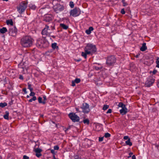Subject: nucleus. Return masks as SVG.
<instances>
[{
    "label": "nucleus",
    "instance_id": "obj_1",
    "mask_svg": "<svg viewBox=\"0 0 159 159\" xmlns=\"http://www.w3.org/2000/svg\"><path fill=\"white\" fill-rule=\"evenodd\" d=\"M84 52H81V56L85 59L87 58V55L92 54L96 51V48L95 45L91 43L88 44L84 49Z\"/></svg>",
    "mask_w": 159,
    "mask_h": 159
},
{
    "label": "nucleus",
    "instance_id": "obj_2",
    "mask_svg": "<svg viewBox=\"0 0 159 159\" xmlns=\"http://www.w3.org/2000/svg\"><path fill=\"white\" fill-rule=\"evenodd\" d=\"M33 41L31 37L25 36H23L20 39V44L23 47L29 48L32 45Z\"/></svg>",
    "mask_w": 159,
    "mask_h": 159
},
{
    "label": "nucleus",
    "instance_id": "obj_3",
    "mask_svg": "<svg viewBox=\"0 0 159 159\" xmlns=\"http://www.w3.org/2000/svg\"><path fill=\"white\" fill-rule=\"evenodd\" d=\"M36 46L39 48H46L48 47L49 43L45 38H39L37 39Z\"/></svg>",
    "mask_w": 159,
    "mask_h": 159
},
{
    "label": "nucleus",
    "instance_id": "obj_4",
    "mask_svg": "<svg viewBox=\"0 0 159 159\" xmlns=\"http://www.w3.org/2000/svg\"><path fill=\"white\" fill-rule=\"evenodd\" d=\"M155 81V77L153 76L148 77L145 83V86L147 87H149L152 85Z\"/></svg>",
    "mask_w": 159,
    "mask_h": 159
},
{
    "label": "nucleus",
    "instance_id": "obj_5",
    "mask_svg": "<svg viewBox=\"0 0 159 159\" xmlns=\"http://www.w3.org/2000/svg\"><path fill=\"white\" fill-rule=\"evenodd\" d=\"M68 116L74 122H79L80 121V117L76 114V113L70 112L68 114Z\"/></svg>",
    "mask_w": 159,
    "mask_h": 159
},
{
    "label": "nucleus",
    "instance_id": "obj_6",
    "mask_svg": "<svg viewBox=\"0 0 159 159\" xmlns=\"http://www.w3.org/2000/svg\"><path fill=\"white\" fill-rule=\"evenodd\" d=\"M116 61V59L114 56H111L107 57L106 64L109 66H113Z\"/></svg>",
    "mask_w": 159,
    "mask_h": 159
},
{
    "label": "nucleus",
    "instance_id": "obj_7",
    "mask_svg": "<svg viewBox=\"0 0 159 159\" xmlns=\"http://www.w3.org/2000/svg\"><path fill=\"white\" fill-rule=\"evenodd\" d=\"M27 2H22L20 5L19 7L17 8L19 12L21 14L25 10L27 7Z\"/></svg>",
    "mask_w": 159,
    "mask_h": 159
},
{
    "label": "nucleus",
    "instance_id": "obj_8",
    "mask_svg": "<svg viewBox=\"0 0 159 159\" xmlns=\"http://www.w3.org/2000/svg\"><path fill=\"white\" fill-rule=\"evenodd\" d=\"M70 16L73 17H76L80 14V10L78 8L75 7L70 12Z\"/></svg>",
    "mask_w": 159,
    "mask_h": 159
},
{
    "label": "nucleus",
    "instance_id": "obj_9",
    "mask_svg": "<svg viewBox=\"0 0 159 159\" xmlns=\"http://www.w3.org/2000/svg\"><path fill=\"white\" fill-rule=\"evenodd\" d=\"M53 9L55 11L58 13L64 10V7L59 4H57L53 7Z\"/></svg>",
    "mask_w": 159,
    "mask_h": 159
},
{
    "label": "nucleus",
    "instance_id": "obj_10",
    "mask_svg": "<svg viewBox=\"0 0 159 159\" xmlns=\"http://www.w3.org/2000/svg\"><path fill=\"white\" fill-rule=\"evenodd\" d=\"M17 33V30L15 27H13L9 30V34L10 35L15 37Z\"/></svg>",
    "mask_w": 159,
    "mask_h": 159
},
{
    "label": "nucleus",
    "instance_id": "obj_11",
    "mask_svg": "<svg viewBox=\"0 0 159 159\" xmlns=\"http://www.w3.org/2000/svg\"><path fill=\"white\" fill-rule=\"evenodd\" d=\"M49 26L47 25H45V28L42 30V34L43 35H45L46 36L50 35V33H48V30L49 29Z\"/></svg>",
    "mask_w": 159,
    "mask_h": 159
},
{
    "label": "nucleus",
    "instance_id": "obj_12",
    "mask_svg": "<svg viewBox=\"0 0 159 159\" xmlns=\"http://www.w3.org/2000/svg\"><path fill=\"white\" fill-rule=\"evenodd\" d=\"M34 152L36 153L35 155L38 157H39L42 156L41 152L42 151V150L39 148H36L34 149Z\"/></svg>",
    "mask_w": 159,
    "mask_h": 159
},
{
    "label": "nucleus",
    "instance_id": "obj_13",
    "mask_svg": "<svg viewBox=\"0 0 159 159\" xmlns=\"http://www.w3.org/2000/svg\"><path fill=\"white\" fill-rule=\"evenodd\" d=\"M80 81V80L79 78H76L75 80H72V81L71 83V86H75V83L76 84H78L79 83Z\"/></svg>",
    "mask_w": 159,
    "mask_h": 159
},
{
    "label": "nucleus",
    "instance_id": "obj_14",
    "mask_svg": "<svg viewBox=\"0 0 159 159\" xmlns=\"http://www.w3.org/2000/svg\"><path fill=\"white\" fill-rule=\"evenodd\" d=\"M147 48L146 46V43H143L142 47L140 48V50L142 51H144L147 49Z\"/></svg>",
    "mask_w": 159,
    "mask_h": 159
},
{
    "label": "nucleus",
    "instance_id": "obj_15",
    "mask_svg": "<svg viewBox=\"0 0 159 159\" xmlns=\"http://www.w3.org/2000/svg\"><path fill=\"white\" fill-rule=\"evenodd\" d=\"M89 106L88 104L86 103H84L83 104L81 108L83 109H86L89 108Z\"/></svg>",
    "mask_w": 159,
    "mask_h": 159
},
{
    "label": "nucleus",
    "instance_id": "obj_16",
    "mask_svg": "<svg viewBox=\"0 0 159 159\" xmlns=\"http://www.w3.org/2000/svg\"><path fill=\"white\" fill-rule=\"evenodd\" d=\"M93 30V28L92 27H90L88 29L86 30L85 33L87 34H91V31Z\"/></svg>",
    "mask_w": 159,
    "mask_h": 159
},
{
    "label": "nucleus",
    "instance_id": "obj_17",
    "mask_svg": "<svg viewBox=\"0 0 159 159\" xmlns=\"http://www.w3.org/2000/svg\"><path fill=\"white\" fill-rule=\"evenodd\" d=\"M118 106L119 107H121V109H127L125 107V106L122 102H120L119 103Z\"/></svg>",
    "mask_w": 159,
    "mask_h": 159
},
{
    "label": "nucleus",
    "instance_id": "obj_18",
    "mask_svg": "<svg viewBox=\"0 0 159 159\" xmlns=\"http://www.w3.org/2000/svg\"><path fill=\"white\" fill-rule=\"evenodd\" d=\"M52 20V18L49 16H45L44 20L46 22H49Z\"/></svg>",
    "mask_w": 159,
    "mask_h": 159
},
{
    "label": "nucleus",
    "instance_id": "obj_19",
    "mask_svg": "<svg viewBox=\"0 0 159 159\" xmlns=\"http://www.w3.org/2000/svg\"><path fill=\"white\" fill-rule=\"evenodd\" d=\"M60 26L63 29L66 30L68 28V26L67 25H66L64 24L61 23L60 24Z\"/></svg>",
    "mask_w": 159,
    "mask_h": 159
},
{
    "label": "nucleus",
    "instance_id": "obj_20",
    "mask_svg": "<svg viewBox=\"0 0 159 159\" xmlns=\"http://www.w3.org/2000/svg\"><path fill=\"white\" fill-rule=\"evenodd\" d=\"M9 115V112L8 111H6L5 112V114L3 116V117L5 119L8 120L9 119L8 116Z\"/></svg>",
    "mask_w": 159,
    "mask_h": 159
},
{
    "label": "nucleus",
    "instance_id": "obj_21",
    "mask_svg": "<svg viewBox=\"0 0 159 159\" xmlns=\"http://www.w3.org/2000/svg\"><path fill=\"white\" fill-rule=\"evenodd\" d=\"M7 31V30L6 27H3L0 29V32L2 34H4Z\"/></svg>",
    "mask_w": 159,
    "mask_h": 159
},
{
    "label": "nucleus",
    "instance_id": "obj_22",
    "mask_svg": "<svg viewBox=\"0 0 159 159\" xmlns=\"http://www.w3.org/2000/svg\"><path fill=\"white\" fill-rule=\"evenodd\" d=\"M52 47L53 49H55V48L58 49V47L57 46V43H52Z\"/></svg>",
    "mask_w": 159,
    "mask_h": 159
},
{
    "label": "nucleus",
    "instance_id": "obj_23",
    "mask_svg": "<svg viewBox=\"0 0 159 159\" xmlns=\"http://www.w3.org/2000/svg\"><path fill=\"white\" fill-rule=\"evenodd\" d=\"M125 143L127 145H128L129 146H131L132 145V143L130 142V139L125 141Z\"/></svg>",
    "mask_w": 159,
    "mask_h": 159
},
{
    "label": "nucleus",
    "instance_id": "obj_24",
    "mask_svg": "<svg viewBox=\"0 0 159 159\" xmlns=\"http://www.w3.org/2000/svg\"><path fill=\"white\" fill-rule=\"evenodd\" d=\"M29 7L31 9L33 10H35L36 7L35 6L34 4L32 3L29 4Z\"/></svg>",
    "mask_w": 159,
    "mask_h": 159
},
{
    "label": "nucleus",
    "instance_id": "obj_25",
    "mask_svg": "<svg viewBox=\"0 0 159 159\" xmlns=\"http://www.w3.org/2000/svg\"><path fill=\"white\" fill-rule=\"evenodd\" d=\"M128 110H120V113L122 115L126 114L128 112Z\"/></svg>",
    "mask_w": 159,
    "mask_h": 159
},
{
    "label": "nucleus",
    "instance_id": "obj_26",
    "mask_svg": "<svg viewBox=\"0 0 159 159\" xmlns=\"http://www.w3.org/2000/svg\"><path fill=\"white\" fill-rule=\"evenodd\" d=\"M38 102H39L40 103H42L43 104H45L44 101H42V98L41 97H39L38 98Z\"/></svg>",
    "mask_w": 159,
    "mask_h": 159
},
{
    "label": "nucleus",
    "instance_id": "obj_27",
    "mask_svg": "<svg viewBox=\"0 0 159 159\" xmlns=\"http://www.w3.org/2000/svg\"><path fill=\"white\" fill-rule=\"evenodd\" d=\"M7 104L5 102H1L0 103V107L3 108L5 106H7Z\"/></svg>",
    "mask_w": 159,
    "mask_h": 159
},
{
    "label": "nucleus",
    "instance_id": "obj_28",
    "mask_svg": "<svg viewBox=\"0 0 159 159\" xmlns=\"http://www.w3.org/2000/svg\"><path fill=\"white\" fill-rule=\"evenodd\" d=\"M7 25L10 24L12 25H13V22L12 20H7Z\"/></svg>",
    "mask_w": 159,
    "mask_h": 159
},
{
    "label": "nucleus",
    "instance_id": "obj_29",
    "mask_svg": "<svg viewBox=\"0 0 159 159\" xmlns=\"http://www.w3.org/2000/svg\"><path fill=\"white\" fill-rule=\"evenodd\" d=\"M83 122L84 124H87L88 125L89 124V120L88 119L84 120Z\"/></svg>",
    "mask_w": 159,
    "mask_h": 159
},
{
    "label": "nucleus",
    "instance_id": "obj_30",
    "mask_svg": "<svg viewBox=\"0 0 159 159\" xmlns=\"http://www.w3.org/2000/svg\"><path fill=\"white\" fill-rule=\"evenodd\" d=\"M28 89H30V91H32L33 89L31 87V85L29 83L28 84Z\"/></svg>",
    "mask_w": 159,
    "mask_h": 159
},
{
    "label": "nucleus",
    "instance_id": "obj_31",
    "mask_svg": "<svg viewBox=\"0 0 159 159\" xmlns=\"http://www.w3.org/2000/svg\"><path fill=\"white\" fill-rule=\"evenodd\" d=\"M110 136L111 134L109 133H105L104 137L106 138H108L110 137Z\"/></svg>",
    "mask_w": 159,
    "mask_h": 159
},
{
    "label": "nucleus",
    "instance_id": "obj_32",
    "mask_svg": "<svg viewBox=\"0 0 159 159\" xmlns=\"http://www.w3.org/2000/svg\"><path fill=\"white\" fill-rule=\"evenodd\" d=\"M36 99V98L35 96L33 97V98L29 100V102H32L33 101H34Z\"/></svg>",
    "mask_w": 159,
    "mask_h": 159
},
{
    "label": "nucleus",
    "instance_id": "obj_33",
    "mask_svg": "<svg viewBox=\"0 0 159 159\" xmlns=\"http://www.w3.org/2000/svg\"><path fill=\"white\" fill-rule=\"evenodd\" d=\"M69 5L71 8H73L74 7V3L72 1H70V2Z\"/></svg>",
    "mask_w": 159,
    "mask_h": 159
},
{
    "label": "nucleus",
    "instance_id": "obj_34",
    "mask_svg": "<svg viewBox=\"0 0 159 159\" xmlns=\"http://www.w3.org/2000/svg\"><path fill=\"white\" fill-rule=\"evenodd\" d=\"M109 107V106L106 104L104 105L102 109H107Z\"/></svg>",
    "mask_w": 159,
    "mask_h": 159
},
{
    "label": "nucleus",
    "instance_id": "obj_35",
    "mask_svg": "<svg viewBox=\"0 0 159 159\" xmlns=\"http://www.w3.org/2000/svg\"><path fill=\"white\" fill-rule=\"evenodd\" d=\"M30 92H31V93L30 94V96H33V97L34 96V95H35V93L34 92H33L32 91H30Z\"/></svg>",
    "mask_w": 159,
    "mask_h": 159
},
{
    "label": "nucleus",
    "instance_id": "obj_36",
    "mask_svg": "<svg viewBox=\"0 0 159 159\" xmlns=\"http://www.w3.org/2000/svg\"><path fill=\"white\" fill-rule=\"evenodd\" d=\"M59 147L57 145L55 146L54 147V149L55 150H58L59 149Z\"/></svg>",
    "mask_w": 159,
    "mask_h": 159
},
{
    "label": "nucleus",
    "instance_id": "obj_37",
    "mask_svg": "<svg viewBox=\"0 0 159 159\" xmlns=\"http://www.w3.org/2000/svg\"><path fill=\"white\" fill-rule=\"evenodd\" d=\"M121 13L122 14H124L125 13V11L124 9H122L121 10Z\"/></svg>",
    "mask_w": 159,
    "mask_h": 159
},
{
    "label": "nucleus",
    "instance_id": "obj_38",
    "mask_svg": "<svg viewBox=\"0 0 159 159\" xmlns=\"http://www.w3.org/2000/svg\"><path fill=\"white\" fill-rule=\"evenodd\" d=\"M89 112V110H83V112L84 113H88Z\"/></svg>",
    "mask_w": 159,
    "mask_h": 159
},
{
    "label": "nucleus",
    "instance_id": "obj_39",
    "mask_svg": "<svg viewBox=\"0 0 159 159\" xmlns=\"http://www.w3.org/2000/svg\"><path fill=\"white\" fill-rule=\"evenodd\" d=\"M104 137H99V141L102 142L103 141V139Z\"/></svg>",
    "mask_w": 159,
    "mask_h": 159
},
{
    "label": "nucleus",
    "instance_id": "obj_40",
    "mask_svg": "<svg viewBox=\"0 0 159 159\" xmlns=\"http://www.w3.org/2000/svg\"><path fill=\"white\" fill-rule=\"evenodd\" d=\"M23 159H29V157L26 155H24Z\"/></svg>",
    "mask_w": 159,
    "mask_h": 159
},
{
    "label": "nucleus",
    "instance_id": "obj_41",
    "mask_svg": "<svg viewBox=\"0 0 159 159\" xmlns=\"http://www.w3.org/2000/svg\"><path fill=\"white\" fill-rule=\"evenodd\" d=\"M130 139L129 138L128 136H125L123 138V139L125 140L128 139Z\"/></svg>",
    "mask_w": 159,
    "mask_h": 159
},
{
    "label": "nucleus",
    "instance_id": "obj_42",
    "mask_svg": "<svg viewBox=\"0 0 159 159\" xmlns=\"http://www.w3.org/2000/svg\"><path fill=\"white\" fill-rule=\"evenodd\" d=\"M43 101H44L45 103H46V100H47L46 97L45 96H43Z\"/></svg>",
    "mask_w": 159,
    "mask_h": 159
},
{
    "label": "nucleus",
    "instance_id": "obj_43",
    "mask_svg": "<svg viewBox=\"0 0 159 159\" xmlns=\"http://www.w3.org/2000/svg\"><path fill=\"white\" fill-rule=\"evenodd\" d=\"M23 91L25 93H27V92L26 91V88H24L22 89Z\"/></svg>",
    "mask_w": 159,
    "mask_h": 159
},
{
    "label": "nucleus",
    "instance_id": "obj_44",
    "mask_svg": "<svg viewBox=\"0 0 159 159\" xmlns=\"http://www.w3.org/2000/svg\"><path fill=\"white\" fill-rule=\"evenodd\" d=\"M157 72V70H156L154 69L153 71L152 72V73L153 74H156Z\"/></svg>",
    "mask_w": 159,
    "mask_h": 159
},
{
    "label": "nucleus",
    "instance_id": "obj_45",
    "mask_svg": "<svg viewBox=\"0 0 159 159\" xmlns=\"http://www.w3.org/2000/svg\"><path fill=\"white\" fill-rule=\"evenodd\" d=\"M122 2L123 4V6H125L127 5L126 3L125 2V0H122Z\"/></svg>",
    "mask_w": 159,
    "mask_h": 159
},
{
    "label": "nucleus",
    "instance_id": "obj_46",
    "mask_svg": "<svg viewBox=\"0 0 159 159\" xmlns=\"http://www.w3.org/2000/svg\"><path fill=\"white\" fill-rule=\"evenodd\" d=\"M19 78L20 80H23V76L21 75H20L19 77Z\"/></svg>",
    "mask_w": 159,
    "mask_h": 159
},
{
    "label": "nucleus",
    "instance_id": "obj_47",
    "mask_svg": "<svg viewBox=\"0 0 159 159\" xmlns=\"http://www.w3.org/2000/svg\"><path fill=\"white\" fill-rule=\"evenodd\" d=\"M22 63H20V64L19 65H18V66H19V67L20 68H22V69H24V67H22L21 66H22Z\"/></svg>",
    "mask_w": 159,
    "mask_h": 159
},
{
    "label": "nucleus",
    "instance_id": "obj_48",
    "mask_svg": "<svg viewBox=\"0 0 159 159\" xmlns=\"http://www.w3.org/2000/svg\"><path fill=\"white\" fill-rule=\"evenodd\" d=\"M51 30H55V27L54 25L53 26H51Z\"/></svg>",
    "mask_w": 159,
    "mask_h": 159
},
{
    "label": "nucleus",
    "instance_id": "obj_49",
    "mask_svg": "<svg viewBox=\"0 0 159 159\" xmlns=\"http://www.w3.org/2000/svg\"><path fill=\"white\" fill-rule=\"evenodd\" d=\"M112 112V110H108V111L107 112V113H110Z\"/></svg>",
    "mask_w": 159,
    "mask_h": 159
},
{
    "label": "nucleus",
    "instance_id": "obj_50",
    "mask_svg": "<svg viewBox=\"0 0 159 159\" xmlns=\"http://www.w3.org/2000/svg\"><path fill=\"white\" fill-rule=\"evenodd\" d=\"M157 87L159 88V80H157Z\"/></svg>",
    "mask_w": 159,
    "mask_h": 159
},
{
    "label": "nucleus",
    "instance_id": "obj_51",
    "mask_svg": "<svg viewBox=\"0 0 159 159\" xmlns=\"http://www.w3.org/2000/svg\"><path fill=\"white\" fill-rule=\"evenodd\" d=\"M136 159V157H135V156L134 155H133L132 156V159Z\"/></svg>",
    "mask_w": 159,
    "mask_h": 159
},
{
    "label": "nucleus",
    "instance_id": "obj_52",
    "mask_svg": "<svg viewBox=\"0 0 159 159\" xmlns=\"http://www.w3.org/2000/svg\"><path fill=\"white\" fill-rule=\"evenodd\" d=\"M81 61V59H78L75 60V61H77V62L80 61Z\"/></svg>",
    "mask_w": 159,
    "mask_h": 159
},
{
    "label": "nucleus",
    "instance_id": "obj_53",
    "mask_svg": "<svg viewBox=\"0 0 159 159\" xmlns=\"http://www.w3.org/2000/svg\"><path fill=\"white\" fill-rule=\"evenodd\" d=\"M157 64V65L156 67L159 68V63H156Z\"/></svg>",
    "mask_w": 159,
    "mask_h": 159
},
{
    "label": "nucleus",
    "instance_id": "obj_54",
    "mask_svg": "<svg viewBox=\"0 0 159 159\" xmlns=\"http://www.w3.org/2000/svg\"><path fill=\"white\" fill-rule=\"evenodd\" d=\"M133 155V153L132 152H130L129 153V157H131V156Z\"/></svg>",
    "mask_w": 159,
    "mask_h": 159
},
{
    "label": "nucleus",
    "instance_id": "obj_55",
    "mask_svg": "<svg viewBox=\"0 0 159 159\" xmlns=\"http://www.w3.org/2000/svg\"><path fill=\"white\" fill-rule=\"evenodd\" d=\"M70 129V128L69 127H68V128H67L66 130H65V132H66V131L68 130L69 129Z\"/></svg>",
    "mask_w": 159,
    "mask_h": 159
},
{
    "label": "nucleus",
    "instance_id": "obj_56",
    "mask_svg": "<svg viewBox=\"0 0 159 159\" xmlns=\"http://www.w3.org/2000/svg\"><path fill=\"white\" fill-rule=\"evenodd\" d=\"M139 54H137L136 56H135V57L136 58H138V57H139Z\"/></svg>",
    "mask_w": 159,
    "mask_h": 159
},
{
    "label": "nucleus",
    "instance_id": "obj_57",
    "mask_svg": "<svg viewBox=\"0 0 159 159\" xmlns=\"http://www.w3.org/2000/svg\"><path fill=\"white\" fill-rule=\"evenodd\" d=\"M51 153H54V150H51Z\"/></svg>",
    "mask_w": 159,
    "mask_h": 159
},
{
    "label": "nucleus",
    "instance_id": "obj_58",
    "mask_svg": "<svg viewBox=\"0 0 159 159\" xmlns=\"http://www.w3.org/2000/svg\"><path fill=\"white\" fill-rule=\"evenodd\" d=\"M95 69L97 70H99L100 69L98 67H95Z\"/></svg>",
    "mask_w": 159,
    "mask_h": 159
},
{
    "label": "nucleus",
    "instance_id": "obj_59",
    "mask_svg": "<svg viewBox=\"0 0 159 159\" xmlns=\"http://www.w3.org/2000/svg\"><path fill=\"white\" fill-rule=\"evenodd\" d=\"M51 37L54 39L56 38V36H55L54 35H52V36H51Z\"/></svg>",
    "mask_w": 159,
    "mask_h": 159
},
{
    "label": "nucleus",
    "instance_id": "obj_60",
    "mask_svg": "<svg viewBox=\"0 0 159 159\" xmlns=\"http://www.w3.org/2000/svg\"><path fill=\"white\" fill-rule=\"evenodd\" d=\"M156 60H157V61L159 60V57H156Z\"/></svg>",
    "mask_w": 159,
    "mask_h": 159
},
{
    "label": "nucleus",
    "instance_id": "obj_61",
    "mask_svg": "<svg viewBox=\"0 0 159 159\" xmlns=\"http://www.w3.org/2000/svg\"><path fill=\"white\" fill-rule=\"evenodd\" d=\"M156 63H159V60L158 61H156Z\"/></svg>",
    "mask_w": 159,
    "mask_h": 159
},
{
    "label": "nucleus",
    "instance_id": "obj_62",
    "mask_svg": "<svg viewBox=\"0 0 159 159\" xmlns=\"http://www.w3.org/2000/svg\"><path fill=\"white\" fill-rule=\"evenodd\" d=\"M29 97H30L28 95H27V96H26V97L27 98H29Z\"/></svg>",
    "mask_w": 159,
    "mask_h": 159
},
{
    "label": "nucleus",
    "instance_id": "obj_63",
    "mask_svg": "<svg viewBox=\"0 0 159 159\" xmlns=\"http://www.w3.org/2000/svg\"><path fill=\"white\" fill-rule=\"evenodd\" d=\"M53 158L54 159H56V158L55 157V156H53Z\"/></svg>",
    "mask_w": 159,
    "mask_h": 159
},
{
    "label": "nucleus",
    "instance_id": "obj_64",
    "mask_svg": "<svg viewBox=\"0 0 159 159\" xmlns=\"http://www.w3.org/2000/svg\"><path fill=\"white\" fill-rule=\"evenodd\" d=\"M0 159H2V157L0 156Z\"/></svg>",
    "mask_w": 159,
    "mask_h": 159
}]
</instances>
